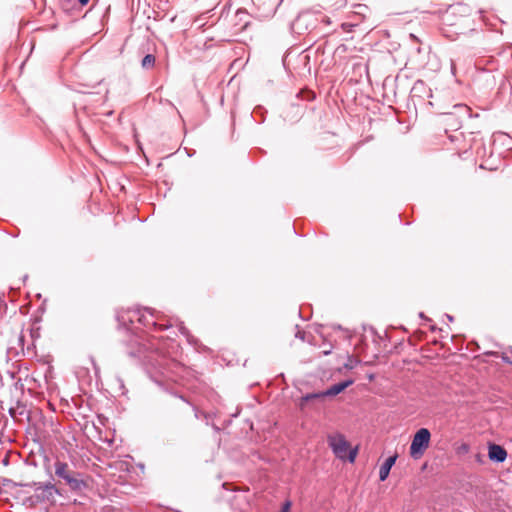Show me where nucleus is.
I'll list each match as a JSON object with an SVG mask.
<instances>
[{
  "label": "nucleus",
  "mask_w": 512,
  "mask_h": 512,
  "mask_svg": "<svg viewBox=\"0 0 512 512\" xmlns=\"http://www.w3.org/2000/svg\"><path fill=\"white\" fill-rule=\"evenodd\" d=\"M328 445L335 456L341 460H349L353 463L357 456V449H351L350 443L341 433L330 434L327 437Z\"/></svg>",
  "instance_id": "f257e3e1"
},
{
  "label": "nucleus",
  "mask_w": 512,
  "mask_h": 512,
  "mask_svg": "<svg viewBox=\"0 0 512 512\" xmlns=\"http://www.w3.org/2000/svg\"><path fill=\"white\" fill-rule=\"evenodd\" d=\"M431 433L427 428L419 429L413 436L410 455L417 459L421 457L424 451L429 447Z\"/></svg>",
  "instance_id": "f03ea898"
},
{
  "label": "nucleus",
  "mask_w": 512,
  "mask_h": 512,
  "mask_svg": "<svg viewBox=\"0 0 512 512\" xmlns=\"http://www.w3.org/2000/svg\"><path fill=\"white\" fill-rule=\"evenodd\" d=\"M353 383V380H347L341 383H337L333 386H331L329 389H327L325 392L322 393H313V394H307L306 396H303L300 400V408L304 409L306 403L309 400L316 399V398H322L325 396H335L339 393L343 392L347 387H349Z\"/></svg>",
  "instance_id": "7ed1b4c3"
},
{
  "label": "nucleus",
  "mask_w": 512,
  "mask_h": 512,
  "mask_svg": "<svg viewBox=\"0 0 512 512\" xmlns=\"http://www.w3.org/2000/svg\"><path fill=\"white\" fill-rule=\"evenodd\" d=\"M55 474L64 479L72 489H80L82 481L73 476V472L69 469L67 463L57 461L55 463Z\"/></svg>",
  "instance_id": "20e7f679"
},
{
  "label": "nucleus",
  "mask_w": 512,
  "mask_h": 512,
  "mask_svg": "<svg viewBox=\"0 0 512 512\" xmlns=\"http://www.w3.org/2000/svg\"><path fill=\"white\" fill-rule=\"evenodd\" d=\"M488 456L492 461L503 462L507 457V452L502 446L491 444L489 446Z\"/></svg>",
  "instance_id": "39448f33"
},
{
  "label": "nucleus",
  "mask_w": 512,
  "mask_h": 512,
  "mask_svg": "<svg viewBox=\"0 0 512 512\" xmlns=\"http://www.w3.org/2000/svg\"><path fill=\"white\" fill-rule=\"evenodd\" d=\"M397 457H398L397 454L390 456L382 464V466L380 467V470H379L380 481H385L388 478L390 470H391L392 466L395 464Z\"/></svg>",
  "instance_id": "423d86ee"
},
{
  "label": "nucleus",
  "mask_w": 512,
  "mask_h": 512,
  "mask_svg": "<svg viewBox=\"0 0 512 512\" xmlns=\"http://www.w3.org/2000/svg\"><path fill=\"white\" fill-rule=\"evenodd\" d=\"M41 490V494L40 496L43 498V499H47L48 501L50 500H53L54 498V494H58L59 491L58 489L55 487V485L51 484V483H47L45 485H41L39 486L36 491H39Z\"/></svg>",
  "instance_id": "0eeeda50"
},
{
  "label": "nucleus",
  "mask_w": 512,
  "mask_h": 512,
  "mask_svg": "<svg viewBox=\"0 0 512 512\" xmlns=\"http://www.w3.org/2000/svg\"><path fill=\"white\" fill-rule=\"evenodd\" d=\"M155 64V57L151 54L146 55L142 60V67L145 69L153 67Z\"/></svg>",
  "instance_id": "6e6552de"
},
{
  "label": "nucleus",
  "mask_w": 512,
  "mask_h": 512,
  "mask_svg": "<svg viewBox=\"0 0 512 512\" xmlns=\"http://www.w3.org/2000/svg\"><path fill=\"white\" fill-rule=\"evenodd\" d=\"M453 120H454V117H453V115H452V114H450V115H448V116L446 117V119H445V123H446V125H447L448 127H450V128H453V129L457 130V129L460 127V123H454V122H453Z\"/></svg>",
  "instance_id": "1a4fd4ad"
},
{
  "label": "nucleus",
  "mask_w": 512,
  "mask_h": 512,
  "mask_svg": "<svg viewBox=\"0 0 512 512\" xmlns=\"http://www.w3.org/2000/svg\"><path fill=\"white\" fill-rule=\"evenodd\" d=\"M291 506H292L291 501H286V502L283 504L282 509H281V511H280V512H290Z\"/></svg>",
  "instance_id": "9d476101"
},
{
  "label": "nucleus",
  "mask_w": 512,
  "mask_h": 512,
  "mask_svg": "<svg viewBox=\"0 0 512 512\" xmlns=\"http://www.w3.org/2000/svg\"><path fill=\"white\" fill-rule=\"evenodd\" d=\"M236 17H239L240 20H242V18H246L247 17V13L245 11L238 10L236 12Z\"/></svg>",
  "instance_id": "9b49d317"
},
{
  "label": "nucleus",
  "mask_w": 512,
  "mask_h": 512,
  "mask_svg": "<svg viewBox=\"0 0 512 512\" xmlns=\"http://www.w3.org/2000/svg\"><path fill=\"white\" fill-rule=\"evenodd\" d=\"M78 1L83 6L86 5L89 2V0H78Z\"/></svg>",
  "instance_id": "f8f14e48"
},
{
  "label": "nucleus",
  "mask_w": 512,
  "mask_h": 512,
  "mask_svg": "<svg viewBox=\"0 0 512 512\" xmlns=\"http://www.w3.org/2000/svg\"><path fill=\"white\" fill-rule=\"evenodd\" d=\"M247 25H248V21H246V22L243 24V26L241 27V30L245 29V28L247 27Z\"/></svg>",
  "instance_id": "ddd939ff"
},
{
  "label": "nucleus",
  "mask_w": 512,
  "mask_h": 512,
  "mask_svg": "<svg viewBox=\"0 0 512 512\" xmlns=\"http://www.w3.org/2000/svg\"><path fill=\"white\" fill-rule=\"evenodd\" d=\"M456 108L460 109V110H466V107H464V106H457Z\"/></svg>",
  "instance_id": "4468645a"
},
{
  "label": "nucleus",
  "mask_w": 512,
  "mask_h": 512,
  "mask_svg": "<svg viewBox=\"0 0 512 512\" xmlns=\"http://www.w3.org/2000/svg\"><path fill=\"white\" fill-rule=\"evenodd\" d=\"M342 27H343L344 30H346V27H348V25L347 24H342Z\"/></svg>",
  "instance_id": "2eb2a0df"
}]
</instances>
